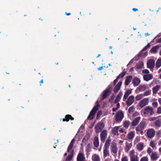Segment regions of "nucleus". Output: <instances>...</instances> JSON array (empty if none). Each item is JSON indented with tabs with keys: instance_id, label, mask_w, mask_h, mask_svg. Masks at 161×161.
Instances as JSON below:
<instances>
[{
	"instance_id": "59",
	"label": "nucleus",
	"mask_w": 161,
	"mask_h": 161,
	"mask_svg": "<svg viewBox=\"0 0 161 161\" xmlns=\"http://www.w3.org/2000/svg\"><path fill=\"white\" fill-rule=\"evenodd\" d=\"M121 161H128L127 158L126 156H125L123 157Z\"/></svg>"
},
{
	"instance_id": "35",
	"label": "nucleus",
	"mask_w": 161,
	"mask_h": 161,
	"mask_svg": "<svg viewBox=\"0 0 161 161\" xmlns=\"http://www.w3.org/2000/svg\"><path fill=\"white\" fill-rule=\"evenodd\" d=\"M92 160L93 161H100V159L99 156L95 154L92 156Z\"/></svg>"
},
{
	"instance_id": "62",
	"label": "nucleus",
	"mask_w": 161,
	"mask_h": 161,
	"mask_svg": "<svg viewBox=\"0 0 161 161\" xmlns=\"http://www.w3.org/2000/svg\"><path fill=\"white\" fill-rule=\"evenodd\" d=\"M118 109L117 108H113L112 109V111L113 112H115L117 110H118Z\"/></svg>"
},
{
	"instance_id": "48",
	"label": "nucleus",
	"mask_w": 161,
	"mask_h": 161,
	"mask_svg": "<svg viewBox=\"0 0 161 161\" xmlns=\"http://www.w3.org/2000/svg\"><path fill=\"white\" fill-rule=\"evenodd\" d=\"M135 151L133 150H131L130 152V156L131 157H134Z\"/></svg>"
},
{
	"instance_id": "6",
	"label": "nucleus",
	"mask_w": 161,
	"mask_h": 161,
	"mask_svg": "<svg viewBox=\"0 0 161 161\" xmlns=\"http://www.w3.org/2000/svg\"><path fill=\"white\" fill-rule=\"evenodd\" d=\"M104 127V125L103 122H100L98 123L95 126L96 132L98 133L101 132L103 128Z\"/></svg>"
},
{
	"instance_id": "25",
	"label": "nucleus",
	"mask_w": 161,
	"mask_h": 161,
	"mask_svg": "<svg viewBox=\"0 0 161 161\" xmlns=\"http://www.w3.org/2000/svg\"><path fill=\"white\" fill-rule=\"evenodd\" d=\"M160 88L159 85H157L153 88V94H156Z\"/></svg>"
},
{
	"instance_id": "22",
	"label": "nucleus",
	"mask_w": 161,
	"mask_h": 161,
	"mask_svg": "<svg viewBox=\"0 0 161 161\" xmlns=\"http://www.w3.org/2000/svg\"><path fill=\"white\" fill-rule=\"evenodd\" d=\"M161 47V45H156L153 47L150 50L151 53H156L157 52V50L160 47Z\"/></svg>"
},
{
	"instance_id": "32",
	"label": "nucleus",
	"mask_w": 161,
	"mask_h": 161,
	"mask_svg": "<svg viewBox=\"0 0 161 161\" xmlns=\"http://www.w3.org/2000/svg\"><path fill=\"white\" fill-rule=\"evenodd\" d=\"M143 94L137 95L135 97V99L136 101H139L142 99L144 97Z\"/></svg>"
},
{
	"instance_id": "4",
	"label": "nucleus",
	"mask_w": 161,
	"mask_h": 161,
	"mask_svg": "<svg viewBox=\"0 0 161 161\" xmlns=\"http://www.w3.org/2000/svg\"><path fill=\"white\" fill-rule=\"evenodd\" d=\"M150 114V115L154 114L153 109V107L150 106H147L144 108L143 114Z\"/></svg>"
},
{
	"instance_id": "61",
	"label": "nucleus",
	"mask_w": 161,
	"mask_h": 161,
	"mask_svg": "<svg viewBox=\"0 0 161 161\" xmlns=\"http://www.w3.org/2000/svg\"><path fill=\"white\" fill-rule=\"evenodd\" d=\"M157 43H161V37L157 41Z\"/></svg>"
},
{
	"instance_id": "34",
	"label": "nucleus",
	"mask_w": 161,
	"mask_h": 161,
	"mask_svg": "<svg viewBox=\"0 0 161 161\" xmlns=\"http://www.w3.org/2000/svg\"><path fill=\"white\" fill-rule=\"evenodd\" d=\"M154 125L158 127L161 126V119L157 120L154 123Z\"/></svg>"
},
{
	"instance_id": "64",
	"label": "nucleus",
	"mask_w": 161,
	"mask_h": 161,
	"mask_svg": "<svg viewBox=\"0 0 161 161\" xmlns=\"http://www.w3.org/2000/svg\"><path fill=\"white\" fill-rule=\"evenodd\" d=\"M158 101L159 103L161 105V98L158 99Z\"/></svg>"
},
{
	"instance_id": "24",
	"label": "nucleus",
	"mask_w": 161,
	"mask_h": 161,
	"mask_svg": "<svg viewBox=\"0 0 161 161\" xmlns=\"http://www.w3.org/2000/svg\"><path fill=\"white\" fill-rule=\"evenodd\" d=\"M126 147L125 148V151L126 152H128L130 148L132 146V144L131 143H129L127 142L126 143Z\"/></svg>"
},
{
	"instance_id": "20",
	"label": "nucleus",
	"mask_w": 161,
	"mask_h": 161,
	"mask_svg": "<svg viewBox=\"0 0 161 161\" xmlns=\"http://www.w3.org/2000/svg\"><path fill=\"white\" fill-rule=\"evenodd\" d=\"M123 95V94L122 92H120L117 95L116 98L114 100V103H116L118 102L121 98V97Z\"/></svg>"
},
{
	"instance_id": "28",
	"label": "nucleus",
	"mask_w": 161,
	"mask_h": 161,
	"mask_svg": "<svg viewBox=\"0 0 161 161\" xmlns=\"http://www.w3.org/2000/svg\"><path fill=\"white\" fill-rule=\"evenodd\" d=\"M130 124V122L129 120H125L123 124L124 127L126 129H128Z\"/></svg>"
},
{
	"instance_id": "41",
	"label": "nucleus",
	"mask_w": 161,
	"mask_h": 161,
	"mask_svg": "<svg viewBox=\"0 0 161 161\" xmlns=\"http://www.w3.org/2000/svg\"><path fill=\"white\" fill-rule=\"evenodd\" d=\"M126 71H124L120 73L118 76H119V79L123 78L125 75Z\"/></svg>"
},
{
	"instance_id": "40",
	"label": "nucleus",
	"mask_w": 161,
	"mask_h": 161,
	"mask_svg": "<svg viewBox=\"0 0 161 161\" xmlns=\"http://www.w3.org/2000/svg\"><path fill=\"white\" fill-rule=\"evenodd\" d=\"M151 90L147 91H146L145 92H144V94H143V95H144V97L150 95L151 94Z\"/></svg>"
},
{
	"instance_id": "7",
	"label": "nucleus",
	"mask_w": 161,
	"mask_h": 161,
	"mask_svg": "<svg viewBox=\"0 0 161 161\" xmlns=\"http://www.w3.org/2000/svg\"><path fill=\"white\" fill-rule=\"evenodd\" d=\"M149 102V99L146 98L142 100L139 103V106L142 108L147 105Z\"/></svg>"
},
{
	"instance_id": "9",
	"label": "nucleus",
	"mask_w": 161,
	"mask_h": 161,
	"mask_svg": "<svg viewBox=\"0 0 161 161\" xmlns=\"http://www.w3.org/2000/svg\"><path fill=\"white\" fill-rule=\"evenodd\" d=\"M107 136V131L106 130H103L100 134L101 140L104 142Z\"/></svg>"
},
{
	"instance_id": "27",
	"label": "nucleus",
	"mask_w": 161,
	"mask_h": 161,
	"mask_svg": "<svg viewBox=\"0 0 161 161\" xmlns=\"http://www.w3.org/2000/svg\"><path fill=\"white\" fill-rule=\"evenodd\" d=\"M143 143L142 142L139 143L136 145L137 149L139 151H141L143 149Z\"/></svg>"
},
{
	"instance_id": "55",
	"label": "nucleus",
	"mask_w": 161,
	"mask_h": 161,
	"mask_svg": "<svg viewBox=\"0 0 161 161\" xmlns=\"http://www.w3.org/2000/svg\"><path fill=\"white\" fill-rule=\"evenodd\" d=\"M157 112L158 114H161V107H159L158 108Z\"/></svg>"
},
{
	"instance_id": "3",
	"label": "nucleus",
	"mask_w": 161,
	"mask_h": 161,
	"mask_svg": "<svg viewBox=\"0 0 161 161\" xmlns=\"http://www.w3.org/2000/svg\"><path fill=\"white\" fill-rule=\"evenodd\" d=\"M124 117V114L122 111L117 112L115 116V121L117 123H119L122 121Z\"/></svg>"
},
{
	"instance_id": "56",
	"label": "nucleus",
	"mask_w": 161,
	"mask_h": 161,
	"mask_svg": "<svg viewBox=\"0 0 161 161\" xmlns=\"http://www.w3.org/2000/svg\"><path fill=\"white\" fill-rule=\"evenodd\" d=\"M157 119V118L156 117H153L150 118L149 119V120L150 121H152L156 120Z\"/></svg>"
},
{
	"instance_id": "49",
	"label": "nucleus",
	"mask_w": 161,
	"mask_h": 161,
	"mask_svg": "<svg viewBox=\"0 0 161 161\" xmlns=\"http://www.w3.org/2000/svg\"><path fill=\"white\" fill-rule=\"evenodd\" d=\"M152 106L155 108H156L158 107V103L157 102H154L152 103Z\"/></svg>"
},
{
	"instance_id": "16",
	"label": "nucleus",
	"mask_w": 161,
	"mask_h": 161,
	"mask_svg": "<svg viewBox=\"0 0 161 161\" xmlns=\"http://www.w3.org/2000/svg\"><path fill=\"white\" fill-rule=\"evenodd\" d=\"M132 82L134 86H137L140 83V80L138 78L135 77L133 79Z\"/></svg>"
},
{
	"instance_id": "12",
	"label": "nucleus",
	"mask_w": 161,
	"mask_h": 161,
	"mask_svg": "<svg viewBox=\"0 0 161 161\" xmlns=\"http://www.w3.org/2000/svg\"><path fill=\"white\" fill-rule=\"evenodd\" d=\"M90 138V135L89 134H86L84 137L83 139L82 140L81 143V145H85L86 144V142L88 141V140Z\"/></svg>"
},
{
	"instance_id": "60",
	"label": "nucleus",
	"mask_w": 161,
	"mask_h": 161,
	"mask_svg": "<svg viewBox=\"0 0 161 161\" xmlns=\"http://www.w3.org/2000/svg\"><path fill=\"white\" fill-rule=\"evenodd\" d=\"M120 107V104L119 103H117L116 104V108L118 109Z\"/></svg>"
},
{
	"instance_id": "17",
	"label": "nucleus",
	"mask_w": 161,
	"mask_h": 161,
	"mask_svg": "<svg viewBox=\"0 0 161 161\" xmlns=\"http://www.w3.org/2000/svg\"><path fill=\"white\" fill-rule=\"evenodd\" d=\"M65 118H63L62 119L63 121L68 122L69 121V119L71 120H73L74 118H73L71 115L70 114H67L65 115Z\"/></svg>"
},
{
	"instance_id": "36",
	"label": "nucleus",
	"mask_w": 161,
	"mask_h": 161,
	"mask_svg": "<svg viewBox=\"0 0 161 161\" xmlns=\"http://www.w3.org/2000/svg\"><path fill=\"white\" fill-rule=\"evenodd\" d=\"M158 158L157 154L156 152H154L152 154L151 156V158L153 160H156Z\"/></svg>"
},
{
	"instance_id": "26",
	"label": "nucleus",
	"mask_w": 161,
	"mask_h": 161,
	"mask_svg": "<svg viewBox=\"0 0 161 161\" xmlns=\"http://www.w3.org/2000/svg\"><path fill=\"white\" fill-rule=\"evenodd\" d=\"M134 132L131 131L128 134L127 137L129 140H131L134 137Z\"/></svg>"
},
{
	"instance_id": "53",
	"label": "nucleus",
	"mask_w": 161,
	"mask_h": 161,
	"mask_svg": "<svg viewBox=\"0 0 161 161\" xmlns=\"http://www.w3.org/2000/svg\"><path fill=\"white\" fill-rule=\"evenodd\" d=\"M142 72L143 73L148 74L149 73V71L147 69H145L142 70Z\"/></svg>"
},
{
	"instance_id": "8",
	"label": "nucleus",
	"mask_w": 161,
	"mask_h": 161,
	"mask_svg": "<svg viewBox=\"0 0 161 161\" xmlns=\"http://www.w3.org/2000/svg\"><path fill=\"white\" fill-rule=\"evenodd\" d=\"M155 131L153 129H149L147 131V136L148 138H153L155 135Z\"/></svg>"
},
{
	"instance_id": "14",
	"label": "nucleus",
	"mask_w": 161,
	"mask_h": 161,
	"mask_svg": "<svg viewBox=\"0 0 161 161\" xmlns=\"http://www.w3.org/2000/svg\"><path fill=\"white\" fill-rule=\"evenodd\" d=\"M141 118L138 117L135 118L132 122V125L133 126H136L139 122Z\"/></svg>"
},
{
	"instance_id": "23",
	"label": "nucleus",
	"mask_w": 161,
	"mask_h": 161,
	"mask_svg": "<svg viewBox=\"0 0 161 161\" xmlns=\"http://www.w3.org/2000/svg\"><path fill=\"white\" fill-rule=\"evenodd\" d=\"M131 93V91L130 90H127L125 93L124 96L123 100H126L128 98V96Z\"/></svg>"
},
{
	"instance_id": "43",
	"label": "nucleus",
	"mask_w": 161,
	"mask_h": 161,
	"mask_svg": "<svg viewBox=\"0 0 161 161\" xmlns=\"http://www.w3.org/2000/svg\"><path fill=\"white\" fill-rule=\"evenodd\" d=\"M131 161H138L137 156L131 157Z\"/></svg>"
},
{
	"instance_id": "31",
	"label": "nucleus",
	"mask_w": 161,
	"mask_h": 161,
	"mask_svg": "<svg viewBox=\"0 0 161 161\" xmlns=\"http://www.w3.org/2000/svg\"><path fill=\"white\" fill-rule=\"evenodd\" d=\"M143 66V63L142 62H138L136 65V68L138 69L142 68Z\"/></svg>"
},
{
	"instance_id": "29",
	"label": "nucleus",
	"mask_w": 161,
	"mask_h": 161,
	"mask_svg": "<svg viewBox=\"0 0 161 161\" xmlns=\"http://www.w3.org/2000/svg\"><path fill=\"white\" fill-rule=\"evenodd\" d=\"M119 128V126H118L113 128L112 129L113 134L115 135H116L118 133Z\"/></svg>"
},
{
	"instance_id": "10",
	"label": "nucleus",
	"mask_w": 161,
	"mask_h": 161,
	"mask_svg": "<svg viewBox=\"0 0 161 161\" xmlns=\"http://www.w3.org/2000/svg\"><path fill=\"white\" fill-rule=\"evenodd\" d=\"M134 97L133 95L130 96L127 100L126 105L128 106L131 105L134 101Z\"/></svg>"
},
{
	"instance_id": "50",
	"label": "nucleus",
	"mask_w": 161,
	"mask_h": 161,
	"mask_svg": "<svg viewBox=\"0 0 161 161\" xmlns=\"http://www.w3.org/2000/svg\"><path fill=\"white\" fill-rule=\"evenodd\" d=\"M140 161H148L147 157H144L141 158Z\"/></svg>"
},
{
	"instance_id": "39",
	"label": "nucleus",
	"mask_w": 161,
	"mask_h": 161,
	"mask_svg": "<svg viewBox=\"0 0 161 161\" xmlns=\"http://www.w3.org/2000/svg\"><path fill=\"white\" fill-rule=\"evenodd\" d=\"M74 144L71 143H70L67 148V152L69 153L70 152L71 150L73 147Z\"/></svg>"
},
{
	"instance_id": "47",
	"label": "nucleus",
	"mask_w": 161,
	"mask_h": 161,
	"mask_svg": "<svg viewBox=\"0 0 161 161\" xmlns=\"http://www.w3.org/2000/svg\"><path fill=\"white\" fill-rule=\"evenodd\" d=\"M115 98V96L114 95H113L110 97V98L109 100V101L110 103H112L114 100Z\"/></svg>"
},
{
	"instance_id": "33",
	"label": "nucleus",
	"mask_w": 161,
	"mask_h": 161,
	"mask_svg": "<svg viewBox=\"0 0 161 161\" xmlns=\"http://www.w3.org/2000/svg\"><path fill=\"white\" fill-rule=\"evenodd\" d=\"M108 148H104L103 150V155L105 157L108 156L109 155V152L108 150Z\"/></svg>"
},
{
	"instance_id": "5",
	"label": "nucleus",
	"mask_w": 161,
	"mask_h": 161,
	"mask_svg": "<svg viewBox=\"0 0 161 161\" xmlns=\"http://www.w3.org/2000/svg\"><path fill=\"white\" fill-rule=\"evenodd\" d=\"M146 125L145 121H142L139 125L136 127V132L140 131L142 130H143Z\"/></svg>"
},
{
	"instance_id": "45",
	"label": "nucleus",
	"mask_w": 161,
	"mask_h": 161,
	"mask_svg": "<svg viewBox=\"0 0 161 161\" xmlns=\"http://www.w3.org/2000/svg\"><path fill=\"white\" fill-rule=\"evenodd\" d=\"M102 114V112L100 110L98 111L97 115V119H98Z\"/></svg>"
},
{
	"instance_id": "2",
	"label": "nucleus",
	"mask_w": 161,
	"mask_h": 161,
	"mask_svg": "<svg viewBox=\"0 0 161 161\" xmlns=\"http://www.w3.org/2000/svg\"><path fill=\"white\" fill-rule=\"evenodd\" d=\"M112 87V85H109L107 88L103 92L102 97L101 99L102 100L105 99L107 96H108V94L110 93L111 92Z\"/></svg>"
},
{
	"instance_id": "42",
	"label": "nucleus",
	"mask_w": 161,
	"mask_h": 161,
	"mask_svg": "<svg viewBox=\"0 0 161 161\" xmlns=\"http://www.w3.org/2000/svg\"><path fill=\"white\" fill-rule=\"evenodd\" d=\"M150 44L149 43H148L143 48V49L142 50V51H145L146 50H147L148 48H149L150 47Z\"/></svg>"
},
{
	"instance_id": "30",
	"label": "nucleus",
	"mask_w": 161,
	"mask_h": 161,
	"mask_svg": "<svg viewBox=\"0 0 161 161\" xmlns=\"http://www.w3.org/2000/svg\"><path fill=\"white\" fill-rule=\"evenodd\" d=\"M111 140L110 139H108L105 142L104 148H108L111 143Z\"/></svg>"
},
{
	"instance_id": "57",
	"label": "nucleus",
	"mask_w": 161,
	"mask_h": 161,
	"mask_svg": "<svg viewBox=\"0 0 161 161\" xmlns=\"http://www.w3.org/2000/svg\"><path fill=\"white\" fill-rule=\"evenodd\" d=\"M153 150L150 147L148 148L147 150V153L148 154H150V153L152 152Z\"/></svg>"
},
{
	"instance_id": "46",
	"label": "nucleus",
	"mask_w": 161,
	"mask_h": 161,
	"mask_svg": "<svg viewBox=\"0 0 161 161\" xmlns=\"http://www.w3.org/2000/svg\"><path fill=\"white\" fill-rule=\"evenodd\" d=\"M150 146L153 148L155 147L156 146L155 142L153 141H151L150 142Z\"/></svg>"
},
{
	"instance_id": "19",
	"label": "nucleus",
	"mask_w": 161,
	"mask_h": 161,
	"mask_svg": "<svg viewBox=\"0 0 161 161\" xmlns=\"http://www.w3.org/2000/svg\"><path fill=\"white\" fill-rule=\"evenodd\" d=\"M144 80L146 81H148L153 78V75L151 74L145 75L143 76Z\"/></svg>"
},
{
	"instance_id": "1",
	"label": "nucleus",
	"mask_w": 161,
	"mask_h": 161,
	"mask_svg": "<svg viewBox=\"0 0 161 161\" xmlns=\"http://www.w3.org/2000/svg\"><path fill=\"white\" fill-rule=\"evenodd\" d=\"M96 103L97 104L92 109L91 111L90 112V114L87 118V119L91 120L93 118V116L95 114L97 111L98 110L100 105L99 104V102L97 101Z\"/></svg>"
},
{
	"instance_id": "63",
	"label": "nucleus",
	"mask_w": 161,
	"mask_h": 161,
	"mask_svg": "<svg viewBox=\"0 0 161 161\" xmlns=\"http://www.w3.org/2000/svg\"><path fill=\"white\" fill-rule=\"evenodd\" d=\"M103 66L100 67L98 68V69L99 70H102L103 69Z\"/></svg>"
},
{
	"instance_id": "21",
	"label": "nucleus",
	"mask_w": 161,
	"mask_h": 161,
	"mask_svg": "<svg viewBox=\"0 0 161 161\" xmlns=\"http://www.w3.org/2000/svg\"><path fill=\"white\" fill-rule=\"evenodd\" d=\"M93 144L94 146L97 147L99 145L98 138L97 137H95L94 138Z\"/></svg>"
},
{
	"instance_id": "52",
	"label": "nucleus",
	"mask_w": 161,
	"mask_h": 161,
	"mask_svg": "<svg viewBox=\"0 0 161 161\" xmlns=\"http://www.w3.org/2000/svg\"><path fill=\"white\" fill-rule=\"evenodd\" d=\"M119 79V76H117V78L114 80V84L115 85L118 81Z\"/></svg>"
},
{
	"instance_id": "44",
	"label": "nucleus",
	"mask_w": 161,
	"mask_h": 161,
	"mask_svg": "<svg viewBox=\"0 0 161 161\" xmlns=\"http://www.w3.org/2000/svg\"><path fill=\"white\" fill-rule=\"evenodd\" d=\"M134 108V106H132L130 107L128 110V112L130 114L131 112H132L133 111V110Z\"/></svg>"
},
{
	"instance_id": "54",
	"label": "nucleus",
	"mask_w": 161,
	"mask_h": 161,
	"mask_svg": "<svg viewBox=\"0 0 161 161\" xmlns=\"http://www.w3.org/2000/svg\"><path fill=\"white\" fill-rule=\"evenodd\" d=\"M142 54L141 53H140L137 56L136 58V60H138L140 58H141L142 56Z\"/></svg>"
},
{
	"instance_id": "15",
	"label": "nucleus",
	"mask_w": 161,
	"mask_h": 161,
	"mask_svg": "<svg viewBox=\"0 0 161 161\" xmlns=\"http://www.w3.org/2000/svg\"><path fill=\"white\" fill-rule=\"evenodd\" d=\"M85 160V157L84 154L82 153H79L77 157V161H84Z\"/></svg>"
},
{
	"instance_id": "38",
	"label": "nucleus",
	"mask_w": 161,
	"mask_h": 161,
	"mask_svg": "<svg viewBox=\"0 0 161 161\" xmlns=\"http://www.w3.org/2000/svg\"><path fill=\"white\" fill-rule=\"evenodd\" d=\"M161 66V58L158 59L156 61L155 66L157 68Z\"/></svg>"
},
{
	"instance_id": "58",
	"label": "nucleus",
	"mask_w": 161,
	"mask_h": 161,
	"mask_svg": "<svg viewBox=\"0 0 161 161\" xmlns=\"http://www.w3.org/2000/svg\"><path fill=\"white\" fill-rule=\"evenodd\" d=\"M111 146H112V148H117L116 143L115 142L113 143Z\"/></svg>"
},
{
	"instance_id": "13",
	"label": "nucleus",
	"mask_w": 161,
	"mask_h": 161,
	"mask_svg": "<svg viewBox=\"0 0 161 161\" xmlns=\"http://www.w3.org/2000/svg\"><path fill=\"white\" fill-rule=\"evenodd\" d=\"M122 84L121 81H119L116 85L114 89V93H117L120 90Z\"/></svg>"
},
{
	"instance_id": "51",
	"label": "nucleus",
	"mask_w": 161,
	"mask_h": 161,
	"mask_svg": "<svg viewBox=\"0 0 161 161\" xmlns=\"http://www.w3.org/2000/svg\"><path fill=\"white\" fill-rule=\"evenodd\" d=\"M112 151L113 153L116 154L117 152V148H112Z\"/></svg>"
},
{
	"instance_id": "18",
	"label": "nucleus",
	"mask_w": 161,
	"mask_h": 161,
	"mask_svg": "<svg viewBox=\"0 0 161 161\" xmlns=\"http://www.w3.org/2000/svg\"><path fill=\"white\" fill-rule=\"evenodd\" d=\"M132 79V76L131 75H129L128 76H127L125 81V85H128L131 82Z\"/></svg>"
},
{
	"instance_id": "11",
	"label": "nucleus",
	"mask_w": 161,
	"mask_h": 161,
	"mask_svg": "<svg viewBox=\"0 0 161 161\" xmlns=\"http://www.w3.org/2000/svg\"><path fill=\"white\" fill-rule=\"evenodd\" d=\"M148 67L151 69H153L155 65V62L153 59H150L147 62V63Z\"/></svg>"
},
{
	"instance_id": "37",
	"label": "nucleus",
	"mask_w": 161,
	"mask_h": 161,
	"mask_svg": "<svg viewBox=\"0 0 161 161\" xmlns=\"http://www.w3.org/2000/svg\"><path fill=\"white\" fill-rule=\"evenodd\" d=\"M74 152V150H72V153H71V154L69 155L65 159V160H67V161H70L72 159V157H73V155Z\"/></svg>"
}]
</instances>
